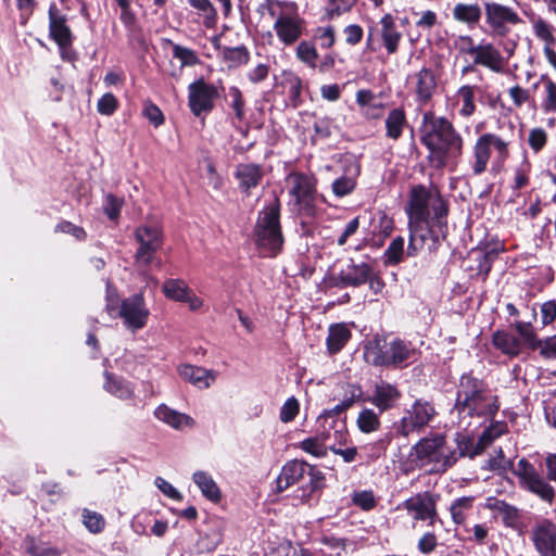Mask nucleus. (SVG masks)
I'll list each match as a JSON object with an SVG mask.
<instances>
[{
  "instance_id": "nucleus-23",
  "label": "nucleus",
  "mask_w": 556,
  "mask_h": 556,
  "mask_svg": "<svg viewBox=\"0 0 556 556\" xmlns=\"http://www.w3.org/2000/svg\"><path fill=\"white\" fill-rule=\"evenodd\" d=\"M371 271L367 263H351L340 270L338 279L345 287H357L367 282Z\"/></svg>"
},
{
  "instance_id": "nucleus-56",
  "label": "nucleus",
  "mask_w": 556,
  "mask_h": 556,
  "mask_svg": "<svg viewBox=\"0 0 556 556\" xmlns=\"http://www.w3.org/2000/svg\"><path fill=\"white\" fill-rule=\"evenodd\" d=\"M229 97L231 98V108L235 111L236 118L242 121L245 115L242 92L238 87H230Z\"/></svg>"
},
{
  "instance_id": "nucleus-28",
  "label": "nucleus",
  "mask_w": 556,
  "mask_h": 556,
  "mask_svg": "<svg viewBox=\"0 0 556 556\" xmlns=\"http://www.w3.org/2000/svg\"><path fill=\"white\" fill-rule=\"evenodd\" d=\"M179 376L198 387L199 389H206L215 380V374L202 367L192 365H181L178 368Z\"/></svg>"
},
{
  "instance_id": "nucleus-46",
  "label": "nucleus",
  "mask_w": 556,
  "mask_h": 556,
  "mask_svg": "<svg viewBox=\"0 0 556 556\" xmlns=\"http://www.w3.org/2000/svg\"><path fill=\"white\" fill-rule=\"evenodd\" d=\"M105 389L119 399H129L132 395V389L129 383L106 375Z\"/></svg>"
},
{
  "instance_id": "nucleus-61",
  "label": "nucleus",
  "mask_w": 556,
  "mask_h": 556,
  "mask_svg": "<svg viewBox=\"0 0 556 556\" xmlns=\"http://www.w3.org/2000/svg\"><path fill=\"white\" fill-rule=\"evenodd\" d=\"M416 26L424 30H430L438 24V15L434 11L426 10L420 12Z\"/></svg>"
},
{
  "instance_id": "nucleus-13",
  "label": "nucleus",
  "mask_w": 556,
  "mask_h": 556,
  "mask_svg": "<svg viewBox=\"0 0 556 556\" xmlns=\"http://www.w3.org/2000/svg\"><path fill=\"white\" fill-rule=\"evenodd\" d=\"M491 148L497 152L500 159L508 156V143L494 134H484L480 136L475 144V161L472 170L475 175H480L486 169L491 156Z\"/></svg>"
},
{
  "instance_id": "nucleus-11",
  "label": "nucleus",
  "mask_w": 556,
  "mask_h": 556,
  "mask_svg": "<svg viewBox=\"0 0 556 556\" xmlns=\"http://www.w3.org/2000/svg\"><path fill=\"white\" fill-rule=\"evenodd\" d=\"M516 475L520 479V484L526 490L538 495L544 502L551 504L555 497L554 488L535 470V468L525 458L517 464Z\"/></svg>"
},
{
  "instance_id": "nucleus-17",
  "label": "nucleus",
  "mask_w": 556,
  "mask_h": 556,
  "mask_svg": "<svg viewBox=\"0 0 556 556\" xmlns=\"http://www.w3.org/2000/svg\"><path fill=\"white\" fill-rule=\"evenodd\" d=\"M530 540L539 556H556V525L543 519L530 531Z\"/></svg>"
},
{
  "instance_id": "nucleus-54",
  "label": "nucleus",
  "mask_w": 556,
  "mask_h": 556,
  "mask_svg": "<svg viewBox=\"0 0 556 556\" xmlns=\"http://www.w3.org/2000/svg\"><path fill=\"white\" fill-rule=\"evenodd\" d=\"M299 401L294 396L289 397L280 408V420L285 424L292 421L299 414Z\"/></svg>"
},
{
  "instance_id": "nucleus-53",
  "label": "nucleus",
  "mask_w": 556,
  "mask_h": 556,
  "mask_svg": "<svg viewBox=\"0 0 556 556\" xmlns=\"http://www.w3.org/2000/svg\"><path fill=\"white\" fill-rule=\"evenodd\" d=\"M223 55L231 66H239L249 61V52L244 47L225 48Z\"/></svg>"
},
{
  "instance_id": "nucleus-62",
  "label": "nucleus",
  "mask_w": 556,
  "mask_h": 556,
  "mask_svg": "<svg viewBox=\"0 0 556 556\" xmlns=\"http://www.w3.org/2000/svg\"><path fill=\"white\" fill-rule=\"evenodd\" d=\"M143 115L152 123L155 127H159L164 123V115L162 111L153 103L147 102L143 109Z\"/></svg>"
},
{
  "instance_id": "nucleus-5",
  "label": "nucleus",
  "mask_w": 556,
  "mask_h": 556,
  "mask_svg": "<svg viewBox=\"0 0 556 556\" xmlns=\"http://www.w3.org/2000/svg\"><path fill=\"white\" fill-rule=\"evenodd\" d=\"M417 351L410 342L375 337L364 346L365 361L374 366L401 367L416 358Z\"/></svg>"
},
{
  "instance_id": "nucleus-2",
  "label": "nucleus",
  "mask_w": 556,
  "mask_h": 556,
  "mask_svg": "<svg viewBox=\"0 0 556 556\" xmlns=\"http://www.w3.org/2000/svg\"><path fill=\"white\" fill-rule=\"evenodd\" d=\"M420 131V140L429 150L428 157L434 167L442 168L450 159L462 154L463 139L447 118L427 112Z\"/></svg>"
},
{
  "instance_id": "nucleus-40",
  "label": "nucleus",
  "mask_w": 556,
  "mask_h": 556,
  "mask_svg": "<svg viewBox=\"0 0 556 556\" xmlns=\"http://www.w3.org/2000/svg\"><path fill=\"white\" fill-rule=\"evenodd\" d=\"M356 424L358 429L364 433L377 431L380 427L378 415L369 408H365L359 413Z\"/></svg>"
},
{
  "instance_id": "nucleus-43",
  "label": "nucleus",
  "mask_w": 556,
  "mask_h": 556,
  "mask_svg": "<svg viewBox=\"0 0 556 556\" xmlns=\"http://www.w3.org/2000/svg\"><path fill=\"white\" fill-rule=\"evenodd\" d=\"M404 254V239L396 237L391 241L384 252V263L388 265H396L403 261Z\"/></svg>"
},
{
  "instance_id": "nucleus-19",
  "label": "nucleus",
  "mask_w": 556,
  "mask_h": 556,
  "mask_svg": "<svg viewBox=\"0 0 556 556\" xmlns=\"http://www.w3.org/2000/svg\"><path fill=\"white\" fill-rule=\"evenodd\" d=\"M409 228V242L406 250L407 256H416L430 240L434 245L443 231L440 232L430 225V220L426 219L421 223H408Z\"/></svg>"
},
{
  "instance_id": "nucleus-49",
  "label": "nucleus",
  "mask_w": 556,
  "mask_h": 556,
  "mask_svg": "<svg viewBox=\"0 0 556 556\" xmlns=\"http://www.w3.org/2000/svg\"><path fill=\"white\" fill-rule=\"evenodd\" d=\"M357 0H327L328 8L326 9V15L328 18L339 17L344 13L350 12Z\"/></svg>"
},
{
  "instance_id": "nucleus-42",
  "label": "nucleus",
  "mask_w": 556,
  "mask_h": 556,
  "mask_svg": "<svg viewBox=\"0 0 556 556\" xmlns=\"http://www.w3.org/2000/svg\"><path fill=\"white\" fill-rule=\"evenodd\" d=\"M375 94L370 90L362 89L356 92V102L363 109V113L370 117H379L380 113L370 112L371 110H380L381 104H374Z\"/></svg>"
},
{
  "instance_id": "nucleus-1",
  "label": "nucleus",
  "mask_w": 556,
  "mask_h": 556,
  "mask_svg": "<svg viewBox=\"0 0 556 556\" xmlns=\"http://www.w3.org/2000/svg\"><path fill=\"white\" fill-rule=\"evenodd\" d=\"M504 426L485 429L477 443L465 434L457 433L455 446H448L446 438L433 433L420 439L410 447L404 464L405 470L429 468L430 472L443 473L452 468L460 457L473 458L479 455L495 438L500 437Z\"/></svg>"
},
{
  "instance_id": "nucleus-37",
  "label": "nucleus",
  "mask_w": 556,
  "mask_h": 556,
  "mask_svg": "<svg viewBox=\"0 0 556 556\" xmlns=\"http://www.w3.org/2000/svg\"><path fill=\"white\" fill-rule=\"evenodd\" d=\"M477 87L464 85L457 90V97L462 101L459 114L464 117H470L476 111L475 91Z\"/></svg>"
},
{
  "instance_id": "nucleus-59",
  "label": "nucleus",
  "mask_w": 556,
  "mask_h": 556,
  "mask_svg": "<svg viewBox=\"0 0 556 556\" xmlns=\"http://www.w3.org/2000/svg\"><path fill=\"white\" fill-rule=\"evenodd\" d=\"M328 424L330 425V428L334 427V431L332 432V442H336L337 446L346 445L349 434L344 422L341 420H328Z\"/></svg>"
},
{
  "instance_id": "nucleus-35",
  "label": "nucleus",
  "mask_w": 556,
  "mask_h": 556,
  "mask_svg": "<svg viewBox=\"0 0 556 556\" xmlns=\"http://www.w3.org/2000/svg\"><path fill=\"white\" fill-rule=\"evenodd\" d=\"M162 291L167 299L181 303L190 288L185 280L170 278L164 281Z\"/></svg>"
},
{
  "instance_id": "nucleus-22",
  "label": "nucleus",
  "mask_w": 556,
  "mask_h": 556,
  "mask_svg": "<svg viewBox=\"0 0 556 556\" xmlns=\"http://www.w3.org/2000/svg\"><path fill=\"white\" fill-rule=\"evenodd\" d=\"M50 35L60 47H67L72 43V33L66 25V17L62 15L56 5L49 9Z\"/></svg>"
},
{
  "instance_id": "nucleus-34",
  "label": "nucleus",
  "mask_w": 556,
  "mask_h": 556,
  "mask_svg": "<svg viewBox=\"0 0 556 556\" xmlns=\"http://www.w3.org/2000/svg\"><path fill=\"white\" fill-rule=\"evenodd\" d=\"M492 341L496 349L509 356H517L521 352V341L506 331H496Z\"/></svg>"
},
{
  "instance_id": "nucleus-48",
  "label": "nucleus",
  "mask_w": 556,
  "mask_h": 556,
  "mask_svg": "<svg viewBox=\"0 0 556 556\" xmlns=\"http://www.w3.org/2000/svg\"><path fill=\"white\" fill-rule=\"evenodd\" d=\"M515 328L520 336L521 343L527 344L531 349H538L541 340L536 338L535 331L530 323L517 321Z\"/></svg>"
},
{
  "instance_id": "nucleus-38",
  "label": "nucleus",
  "mask_w": 556,
  "mask_h": 556,
  "mask_svg": "<svg viewBox=\"0 0 556 556\" xmlns=\"http://www.w3.org/2000/svg\"><path fill=\"white\" fill-rule=\"evenodd\" d=\"M405 122L406 117L404 111L402 109H393L386 119L388 137L397 139L402 134Z\"/></svg>"
},
{
  "instance_id": "nucleus-26",
  "label": "nucleus",
  "mask_w": 556,
  "mask_h": 556,
  "mask_svg": "<svg viewBox=\"0 0 556 556\" xmlns=\"http://www.w3.org/2000/svg\"><path fill=\"white\" fill-rule=\"evenodd\" d=\"M400 396L401 393L394 386L382 381L376 386L370 401L380 412H384L392 408Z\"/></svg>"
},
{
  "instance_id": "nucleus-8",
  "label": "nucleus",
  "mask_w": 556,
  "mask_h": 556,
  "mask_svg": "<svg viewBox=\"0 0 556 556\" xmlns=\"http://www.w3.org/2000/svg\"><path fill=\"white\" fill-rule=\"evenodd\" d=\"M280 12H276L275 8L269 9V14L275 18L273 28L277 38L285 46L295 43L305 29V21L298 12V7L293 2L279 3Z\"/></svg>"
},
{
  "instance_id": "nucleus-16",
  "label": "nucleus",
  "mask_w": 556,
  "mask_h": 556,
  "mask_svg": "<svg viewBox=\"0 0 556 556\" xmlns=\"http://www.w3.org/2000/svg\"><path fill=\"white\" fill-rule=\"evenodd\" d=\"M143 294L137 293L122 301L118 315L132 331L143 328L149 317Z\"/></svg>"
},
{
  "instance_id": "nucleus-12",
  "label": "nucleus",
  "mask_w": 556,
  "mask_h": 556,
  "mask_svg": "<svg viewBox=\"0 0 556 556\" xmlns=\"http://www.w3.org/2000/svg\"><path fill=\"white\" fill-rule=\"evenodd\" d=\"M460 41H467L469 48L462 50L467 54L473 55V64L488 67L492 72L502 73L506 62L501 51L490 42L475 45L470 36H460Z\"/></svg>"
},
{
  "instance_id": "nucleus-45",
  "label": "nucleus",
  "mask_w": 556,
  "mask_h": 556,
  "mask_svg": "<svg viewBox=\"0 0 556 556\" xmlns=\"http://www.w3.org/2000/svg\"><path fill=\"white\" fill-rule=\"evenodd\" d=\"M541 80L544 83L545 87V97L542 102V109L546 113H555L556 112V83L553 81L549 77L543 75L541 76Z\"/></svg>"
},
{
  "instance_id": "nucleus-32",
  "label": "nucleus",
  "mask_w": 556,
  "mask_h": 556,
  "mask_svg": "<svg viewBox=\"0 0 556 556\" xmlns=\"http://www.w3.org/2000/svg\"><path fill=\"white\" fill-rule=\"evenodd\" d=\"M351 338V331L344 324H336L329 327L327 348L329 353H338Z\"/></svg>"
},
{
  "instance_id": "nucleus-14",
  "label": "nucleus",
  "mask_w": 556,
  "mask_h": 556,
  "mask_svg": "<svg viewBox=\"0 0 556 556\" xmlns=\"http://www.w3.org/2000/svg\"><path fill=\"white\" fill-rule=\"evenodd\" d=\"M434 406L424 400H417L407 408L397 427L399 433L408 437L415 431H419L435 416Z\"/></svg>"
},
{
  "instance_id": "nucleus-64",
  "label": "nucleus",
  "mask_w": 556,
  "mask_h": 556,
  "mask_svg": "<svg viewBox=\"0 0 556 556\" xmlns=\"http://www.w3.org/2000/svg\"><path fill=\"white\" fill-rule=\"evenodd\" d=\"M538 349L540 354L545 358H556V334L541 340Z\"/></svg>"
},
{
  "instance_id": "nucleus-47",
  "label": "nucleus",
  "mask_w": 556,
  "mask_h": 556,
  "mask_svg": "<svg viewBox=\"0 0 556 556\" xmlns=\"http://www.w3.org/2000/svg\"><path fill=\"white\" fill-rule=\"evenodd\" d=\"M333 412H327L323 415H320L317 419V429L316 434L318 437H324V442H326L327 446L330 447L331 444H337L336 442H332V432L334 431V427L330 428V425L328 424V420H336L333 417Z\"/></svg>"
},
{
  "instance_id": "nucleus-39",
  "label": "nucleus",
  "mask_w": 556,
  "mask_h": 556,
  "mask_svg": "<svg viewBox=\"0 0 556 556\" xmlns=\"http://www.w3.org/2000/svg\"><path fill=\"white\" fill-rule=\"evenodd\" d=\"M363 396V391L359 386L356 384H346L344 396L341 400L340 404L336 405L332 408V412L338 415L349 407H351L355 402L359 401Z\"/></svg>"
},
{
  "instance_id": "nucleus-41",
  "label": "nucleus",
  "mask_w": 556,
  "mask_h": 556,
  "mask_svg": "<svg viewBox=\"0 0 556 556\" xmlns=\"http://www.w3.org/2000/svg\"><path fill=\"white\" fill-rule=\"evenodd\" d=\"M301 448L313 456L325 457L329 446L324 442V437L315 434L314 437L303 440L301 442Z\"/></svg>"
},
{
  "instance_id": "nucleus-58",
  "label": "nucleus",
  "mask_w": 556,
  "mask_h": 556,
  "mask_svg": "<svg viewBox=\"0 0 556 556\" xmlns=\"http://www.w3.org/2000/svg\"><path fill=\"white\" fill-rule=\"evenodd\" d=\"M123 200L109 193L104 198L103 210L110 219H116L119 216Z\"/></svg>"
},
{
  "instance_id": "nucleus-21",
  "label": "nucleus",
  "mask_w": 556,
  "mask_h": 556,
  "mask_svg": "<svg viewBox=\"0 0 556 556\" xmlns=\"http://www.w3.org/2000/svg\"><path fill=\"white\" fill-rule=\"evenodd\" d=\"M429 194L424 187H415L412 190L409 204L407 207L408 223H421L429 219Z\"/></svg>"
},
{
  "instance_id": "nucleus-25",
  "label": "nucleus",
  "mask_w": 556,
  "mask_h": 556,
  "mask_svg": "<svg viewBox=\"0 0 556 556\" xmlns=\"http://www.w3.org/2000/svg\"><path fill=\"white\" fill-rule=\"evenodd\" d=\"M380 37L389 54L397 51L402 33L397 29L394 17L391 14H386L379 21Z\"/></svg>"
},
{
  "instance_id": "nucleus-7",
  "label": "nucleus",
  "mask_w": 556,
  "mask_h": 556,
  "mask_svg": "<svg viewBox=\"0 0 556 556\" xmlns=\"http://www.w3.org/2000/svg\"><path fill=\"white\" fill-rule=\"evenodd\" d=\"M286 189L290 197L289 204L299 215L311 217L316 207V180L313 176L291 173L286 178Z\"/></svg>"
},
{
  "instance_id": "nucleus-52",
  "label": "nucleus",
  "mask_w": 556,
  "mask_h": 556,
  "mask_svg": "<svg viewBox=\"0 0 556 556\" xmlns=\"http://www.w3.org/2000/svg\"><path fill=\"white\" fill-rule=\"evenodd\" d=\"M472 497H460L457 498L452 505H451V515L452 519L455 523H463L466 519L465 511L471 508L472 506Z\"/></svg>"
},
{
  "instance_id": "nucleus-20",
  "label": "nucleus",
  "mask_w": 556,
  "mask_h": 556,
  "mask_svg": "<svg viewBox=\"0 0 556 556\" xmlns=\"http://www.w3.org/2000/svg\"><path fill=\"white\" fill-rule=\"evenodd\" d=\"M413 81L417 102L421 104L429 102L438 86L434 73L428 67H422L413 76Z\"/></svg>"
},
{
  "instance_id": "nucleus-3",
  "label": "nucleus",
  "mask_w": 556,
  "mask_h": 556,
  "mask_svg": "<svg viewBox=\"0 0 556 556\" xmlns=\"http://www.w3.org/2000/svg\"><path fill=\"white\" fill-rule=\"evenodd\" d=\"M497 409V397L482 380L470 375L462 376L454 405L460 418L492 417Z\"/></svg>"
},
{
  "instance_id": "nucleus-4",
  "label": "nucleus",
  "mask_w": 556,
  "mask_h": 556,
  "mask_svg": "<svg viewBox=\"0 0 556 556\" xmlns=\"http://www.w3.org/2000/svg\"><path fill=\"white\" fill-rule=\"evenodd\" d=\"M254 237L263 256L275 257L281 253L285 238L280 225V203L277 198L258 212Z\"/></svg>"
},
{
  "instance_id": "nucleus-50",
  "label": "nucleus",
  "mask_w": 556,
  "mask_h": 556,
  "mask_svg": "<svg viewBox=\"0 0 556 556\" xmlns=\"http://www.w3.org/2000/svg\"><path fill=\"white\" fill-rule=\"evenodd\" d=\"M81 516L85 527L90 532L100 533L104 529L105 520L101 514L85 508Z\"/></svg>"
},
{
  "instance_id": "nucleus-57",
  "label": "nucleus",
  "mask_w": 556,
  "mask_h": 556,
  "mask_svg": "<svg viewBox=\"0 0 556 556\" xmlns=\"http://www.w3.org/2000/svg\"><path fill=\"white\" fill-rule=\"evenodd\" d=\"M547 142V132L540 127L532 128L529 132L528 143L534 152L541 151Z\"/></svg>"
},
{
  "instance_id": "nucleus-36",
  "label": "nucleus",
  "mask_w": 556,
  "mask_h": 556,
  "mask_svg": "<svg viewBox=\"0 0 556 556\" xmlns=\"http://www.w3.org/2000/svg\"><path fill=\"white\" fill-rule=\"evenodd\" d=\"M187 3L203 17L205 27L211 28L216 24L217 11L211 0H186Z\"/></svg>"
},
{
  "instance_id": "nucleus-18",
  "label": "nucleus",
  "mask_w": 556,
  "mask_h": 556,
  "mask_svg": "<svg viewBox=\"0 0 556 556\" xmlns=\"http://www.w3.org/2000/svg\"><path fill=\"white\" fill-rule=\"evenodd\" d=\"M189 90V108L191 112L200 116L202 113L210 112L214 106V100L218 92L215 86L199 79L188 87Z\"/></svg>"
},
{
  "instance_id": "nucleus-29",
  "label": "nucleus",
  "mask_w": 556,
  "mask_h": 556,
  "mask_svg": "<svg viewBox=\"0 0 556 556\" xmlns=\"http://www.w3.org/2000/svg\"><path fill=\"white\" fill-rule=\"evenodd\" d=\"M154 414L159 420L167 424L176 430L184 429L185 427H191L194 424L190 416L172 409L164 404L160 405L155 409Z\"/></svg>"
},
{
  "instance_id": "nucleus-24",
  "label": "nucleus",
  "mask_w": 556,
  "mask_h": 556,
  "mask_svg": "<svg viewBox=\"0 0 556 556\" xmlns=\"http://www.w3.org/2000/svg\"><path fill=\"white\" fill-rule=\"evenodd\" d=\"M167 43L172 47L173 58L177 59L180 63L179 66L170 64L168 74L173 78L178 79L182 74L184 67L194 66L195 64L200 63L198 54L192 49L175 43L172 40H167Z\"/></svg>"
},
{
  "instance_id": "nucleus-63",
  "label": "nucleus",
  "mask_w": 556,
  "mask_h": 556,
  "mask_svg": "<svg viewBox=\"0 0 556 556\" xmlns=\"http://www.w3.org/2000/svg\"><path fill=\"white\" fill-rule=\"evenodd\" d=\"M353 503L364 510H369L376 505L374 494L370 491L355 493L353 496Z\"/></svg>"
},
{
  "instance_id": "nucleus-27",
  "label": "nucleus",
  "mask_w": 556,
  "mask_h": 556,
  "mask_svg": "<svg viewBox=\"0 0 556 556\" xmlns=\"http://www.w3.org/2000/svg\"><path fill=\"white\" fill-rule=\"evenodd\" d=\"M481 16L482 10L477 2H457L452 9L453 20L460 24H465L470 28L479 24Z\"/></svg>"
},
{
  "instance_id": "nucleus-33",
  "label": "nucleus",
  "mask_w": 556,
  "mask_h": 556,
  "mask_svg": "<svg viewBox=\"0 0 556 556\" xmlns=\"http://www.w3.org/2000/svg\"><path fill=\"white\" fill-rule=\"evenodd\" d=\"M361 168L354 163L349 169L348 175L337 178L332 182V191L337 197H345L350 194L356 186V177L359 175Z\"/></svg>"
},
{
  "instance_id": "nucleus-51",
  "label": "nucleus",
  "mask_w": 556,
  "mask_h": 556,
  "mask_svg": "<svg viewBox=\"0 0 556 556\" xmlns=\"http://www.w3.org/2000/svg\"><path fill=\"white\" fill-rule=\"evenodd\" d=\"M313 37L321 48L330 49L336 42V29L331 25L319 26L314 29Z\"/></svg>"
},
{
  "instance_id": "nucleus-10",
  "label": "nucleus",
  "mask_w": 556,
  "mask_h": 556,
  "mask_svg": "<svg viewBox=\"0 0 556 556\" xmlns=\"http://www.w3.org/2000/svg\"><path fill=\"white\" fill-rule=\"evenodd\" d=\"M135 237L139 243L135 258L139 265L148 266L154 254L163 244L162 230L157 225H143L136 229Z\"/></svg>"
},
{
  "instance_id": "nucleus-6",
  "label": "nucleus",
  "mask_w": 556,
  "mask_h": 556,
  "mask_svg": "<svg viewBox=\"0 0 556 556\" xmlns=\"http://www.w3.org/2000/svg\"><path fill=\"white\" fill-rule=\"evenodd\" d=\"M302 480H307L301 494L296 495L302 502H307L313 493L325 486V476L321 471L304 462L291 460L282 467L277 477L276 490L282 492Z\"/></svg>"
},
{
  "instance_id": "nucleus-31",
  "label": "nucleus",
  "mask_w": 556,
  "mask_h": 556,
  "mask_svg": "<svg viewBox=\"0 0 556 556\" xmlns=\"http://www.w3.org/2000/svg\"><path fill=\"white\" fill-rule=\"evenodd\" d=\"M192 480L198 485L204 497L214 503H217L220 500V490L211 475H208L205 471L199 470L193 473Z\"/></svg>"
},
{
  "instance_id": "nucleus-30",
  "label": "nucleus",
  "mask_w": 556,
  "mask_h": 556,
  "mask_svg": "<svg viewBox=\"0 0 556 556\" xmlns=\"http://www.w3.org/2000/svg\"><path fill=\"white\" fill-rule=\"evenodd\" d=\"M236 177L239 180L240 188L248 192L261 182L263 172L261 166L256 164H239L236 169Z\"/></svg>"
},
{
  "instance_id": "nucleus-60",
  "label": "nucleus",
  "mask_w": 556,
  "mask_h": 556,
  "mask_svg": "<svg viewBox=\"0 0 556 556\" xmlns=\"http://www.w3.org/2000/svg\"><path fill=\"white\" fill-rule=\"evenodd\" d=\"M343 35L348 45L355 46L363 39L364 30L357 24H350L343 28Z\"/></svg>"
},
{
  "instance_id": "nucleus-55",
  "label": "nucleus",
  "mask_w": 556,
  "mask_h": 556,
  "mask_svg": "<svg viewBox=\"0 0 556 556\" xmlns=\"http://www.w3.org/2000/svg\"><path fill=\"white\" fill-rule=\"evenodd\" d=\"M118 106V101L114 94L104 93L97 103V110L101 115H112Z\"/></svg>"
},
{
  "instance_id": "nucleus-9",
  "label": "nucleus",
  "mask_w": 556,
  "mask_h": 556,
  "mask_svg": "<svg viewBox=\"0 0 556 556\" xmlns=\"http://www.w3.org/2000/svg\"><path fill=\"white\" fill-rule=\"evenodd\" d=\"M484 22L491 35L505 37L513 27L522 24L523 21L514 8L495 1H486L484 2Z\"/></svg>"
},
{
  "instance_id": "nucleus-44",
  "label": "nucleus",
  "mask_w": 556,
  "mask_h": 556,
  "mask_svg": "<svg viewBox=\"0 0 556 556\" xmlns=\"http://www.w3.org/2000/svg\"><path fill=\"white\" fill-rule=\"evenodd\" d=\"M295 55L301 62L307 64L311 68L316 67L318 52L313 43L308 41H301L296 47Z\"/></svg>"
},
{
  "instance_id": "nucleus-15",
  "label": "nucleus",
  "mask_w": 556,
  "mask_h": 556,
  "mask_svg": "<svg viewBox=\"0 0 556 556\" xmlns=\"http://www.w3.org/2000/svg\"><path fill=\"white\" fill-rule=\"evenodd\" d=\"M399 508H403L416 521H429L433 525L437 519V498L429 492L417 493L404 501Z\"/></svg>"
}]
</instances>
